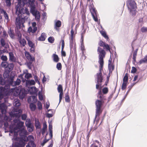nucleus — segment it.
<instances>
[{"label": "nucleus", "mask_w": 147, "mask_h": 147, "mask_svg": "<svg viewBox=\"0 0 147 147\" xmlns=\"http://www.w3.org/2000/svg\"><path fill=\"white\" fill-rule=\"evenodd\" d=\"M4 16L5 19L7 20V21L9 20L8 16L6 12H5L3 14Z\"/></svg>", "instance_id": "59"}, {"label": "nucleus", "mask_w": 147, "mask_h": 147, "mask_svg": "<svg viewBox=\"0 0 147 147\" xmlns=\"http://www.w3.org/2000/svg\"><path fill=\"white\" fill-rule=\"evenodd\" d=\"M42 90L39 91L38 92V97L39 99L40 100H43V95L41 93Z\"/></svg>", "instance_id": "45"}, {"label": "nucleus", "mask_w": 147, "mask_h": 147, "mask_svg": "<svg viewBox=\"0 0 147 147\" xmlns=\"http://www.w3.org/2000/svg\"><path fill=\"white\" fill-rule=\"evenodd\" d=\"M147 63V55L145 56L142 59H141L139 61V63L141 64L143 63Z\"/></svg>", "instance_id": "34"}, {"label": "nucleus", "mask_w": 147, "mask_h": 147, "mask_svg": "<svg viewBox=\"0 0 147 147\" xmlns=\"http://www.w3.org/2000/svg\"><path fill=\"white\" fill-rule=\"evenodd\" d=\"M29 6L30 8V12L35 17L36 20L39 21L40 19L39 12L36 9L34 3L35 1H28Z\"/></svg>", "instance_id": "1"}, {"label": "nucleus", "mask_w": 147, "mask_h": 147, "mask_svg": "<svg viewBox=\"0 0 147 147\" xmlns=\"http://www.w3.org/2000/svg\"><path fill=\"white\" fill-rule=\"evenodd\" d=\"M108 63V68L109 70V73H111L112 71H111V67H112V69L113 70L114 69V67L113 65L111 64L112 62V59L111 57L109 60Z\"/></svg>", "instance_id": "18"}, {"label": "nucleus", "mask_w": 147, "mask_h": 147, "mask_svg": "<svg viewBox=\"0 0 147 147\" xmlns=\"http://www.w3.org/2000/svg\"><path fill=\"white\" fill-rule=\"evenodd\" d=\"M28 59H27L29 62H33V61H35V59L34 57H32L31 55L30 57L28 58Z\"/></svg>", "instance_id": "52"}, {"label": "nucleus", "mask_w": 147, "mask_h": 147, "mask_svg": "<svg viewBox=\"0 0 147 147\" xmlns=\"http://www.w3.org/2000/svg\"><path fill=\"white\" fill-rule=\"evenodd\" d=\"M21 82V80L17 78L16 81H13V82L11 86L14 87L17 86H18L20 84Z\"/></svg>", "instance_id": "23"}, {"label": "nucleus", "mask_w": 147, "mask_h": 147, "mask_svg": "<svg viewBox=\"0 0 147 147\" xmlns=\"http://www.w3.org/2000/svg\"><path fill=\"white\" fill-rule=\"evenodd\" d=\"M21 104L20 101L18 99H15L14 100V102L13 103L14 105L16 107H19L20 105Z\"/></svg>", "instance_id": "33"}, {"label": "nucleus", "mask_w": 147, "mask_h": 147, "mask_svg": "<svg viewBox=\"0 0 147 147\" xmlns=\"http://www.w3.org/2000/svg\"><path fill=\"white\" fill-rule=\"evenodd\" d=\"M91 13L94 20L96 22H98V20L97 17V12L95 8H93L91 10Z\"/></svg>", "instance_id": "13"}, {"label": "nucleus", "mask_w": 147, "mask_h": 147, "mask_svg": "<svg viewBox=\"0 0 147 147\" xmlns=\"http://www.w3.org/2000/svg\"><path fill=\"white\" fill-rule=\"evenodd\" d=\"M13 67L14 65L13 63H8L7 67L9 69L8 70L9 73L13 69Z\"/></svg>", "instance_id": "37"}, {"label": "nucleus", "mask_w": 147, "mask_h": 147, "mask_svg": "<svg viewBox=\"0 0 147 147\" xmlns=\"http://www.w3.org/2000/svg\"><path fill=\"white\" fill-rule=\"evenodd\" d=\"M28 15H24L18 16L16 18V25L17 27L21 28L22 25L23 27H24V24L25 21L28 18Z\"/></svg>", "instance_id": "4"}, {"label": "nucleus", "mask_w": 147, "mask_h": 147, "mask_svg": "<svg viewBox=\"0 0 147 147\" xmlns=\"http://www.w3.org/2000/svg\"><path fill=\"white\" fill-rule=\"evenodd\" d=\"M1 58L2 60L4 61H6L7 59V57L6 56H2Z\"/></svg>", "instance_id": "63"}, {"label": "nucleus", "mask_w": 147, "mask_h": 147, "mask_svg": "<svg viewBox=\"0 0 147 147\" xmlns=\"http://www.w3.org/2000/svg\"><path fill=\"white\" fill-rule=\"evenodd\" d=\"M101 113L102 111L101 110V108H96V114L95 119L94 120V122L97 117L99 116Z\"/></svg>", "instance_id": "20"}, {"label": "nucleus", "mask_w": 147, "mask_h": 147, "mask_svg": "<svg viewBox=\"0 0 147 147\" xmlns=\"http://www.w3.org/2000/svg\"><path fill=\"white\" fill-rule=\"evenodd\" d=\"M28 46L31 48H34V44L29 40H27Z\"/></svg>", "instance_id": "41"}, {"label": "nucleus", "mask_w": 147, "mask_h": 147, "mask_svg": "<svg viewBox=\"0 0 147 147\" xmlns=\"http://www.w3.org/2000/svg\"><path fill=\"white\" fill-rule=\"evenodd\" d=\"M27 134H19V136L22 140L24 142H27L28 141V138L26 137Z\"/></svg>", "instance_id": "26"}, {"label": "nucleus", "mask_w": 147, "mask_h": 147, "mask_svg": "<svg viewBox=\"0 0 147 147\" xmlns=\"http://www.w3.org/2000/svg\"><path fill=\"white\" fill-rule=\"evenodd\" d=\"M108 90L107 87L104 88L102 90V93L104 94H106L108 92Z\"/></svg>", "instance_id": "50"}, {"label": "nucleus", "mask_w": 147, "mask_h": 147, "mask_svg": "<svg viewBox=\"0 0 147 147\" xmlns=\"http://www.w3.org/2000/svg\"><path fill=\"white\" fill-rule=\"evenodd\" d=\"M103 47H105L106 49L107 50L109 51L110 52H111V51L110 50V47L109 45L108 44H105Z\"/></svg>", "instance_id": "62"}, {"label": "nucleus", "mask_w": 147, "mask_h": 147, "mask_svg": "<svg viewBox=\"0 0 147 147\" xmlns=\"http://www.w3.org/2000/svg\"><path fill=\"white\" fill-rule=\"evenodd\" d=\"M5 3L7 6L9 7L11 5V1H5Z\"/></svg>", "instance_id": "61"}, {"label": "nucleus", "mask_w": 147, "mask_h": 147, "mask_svg": "<svg viewBox=\"0 0 147 147\" xmlns=\"http://www.w3.org/2000/svg\"><path fill=\"white\" fill-rule=\"evenodd\" d=\"M32 27L31 26H30L28 28V31L29 32H32V33H34L37 30V27Z\"/></svg>", "instance_id": "24"}, {"label": "nucleus", "mask_w": 147, "mask_h": 147, "mask_svg": "<svg viewBox=\"0 0 147 147\" xmlns=\"http://www.w3.org/2000/svg\"><path fill=\"white\" fill-rule=\"evenodd\" d=\"M54 28L57 30H58V28L61 26V22L59 20H55V21Z\"/></svg>", "instance_id": "16"}, {"label": "nucleus", "mask_w": 147, "mask_h": 147, "mask_svg": "<svg viewBox=\"0 0 147 147\" xmlns=\"http://www.w3.org/2000/svg\"><path fill=\"white\" fill-rule=\"evenodd\" d=\"M21 119L23 120H26L27 117V115L26 114H22L21 116Z\"/></svg>", "instance_id": "53"}, {"label": "nucleus", "mask_w": 147, "mask_h": 147, "mask_svg": "<svg viewBox=\"0 0 147 147\" xmlns=\"http://www.w3.org/2000/svg\"><path fill=\"white\" fill-rule=\"evenodd\" d=\"M18 4L16 6V13H17V11H18L19 14L18 15L19 16L20 14L21 15H25V8L22 7L25 4L28 3V1H18Z\"/></svg>", "instance_id": "2"}, {"label": "nucleus", "mask_w": 147, "mask_h": 147, "mask_svg": "<svg viewBox=\"0 0 147 147\" xmlns=\"http://www.w3.org/2000/svg\"><path fill=\"white\" fill-rule=\"evenodd\" d=\"M56 68L58 70H61L62 68L61 64L60 63H58L57 64Z\"/></svg>", "instance_id": "47"}, {"label": "nucleus", "mask_w": 147, "mask_h": 147, "mask_svg": "<svg viewBox=\"0 0 147 147\" xmlns=\"http://www.w3.org/2000/svg\"><path fill=\"white\" fill-rule=\"evenodd\" d=\"M29 90L30 91V93L31 94H36L38 91L37 88L35 86L31 87H29Z\"/></svg>", "instance_id": "17"}, {"label": "nucleus", "mask_w": 147, "mask_h": 147, "mask_svg": "<svg viewBox=\"0 0 147 147\" xmlns=\"http://www.w3.org/2000/svg\"><path fill=\"white\" fill-rule=\"evenodd\" d=\"M33 62L28 61L26 64L28 68L30 69H31L32 67L33 66V64H32Z\"/></svg>", "instance_id": "39"}, {"label": "nucleus", "mask_w": 147, "mask_h": 147, "mask_svg": "<svg viewBox=\"0 0 147 147\" xmlns=\"http://www.w3.org/2000/svg\"><path fill=\"white\" fill-rule=\"evenodd\" d=\"M22 111L20 110L19 111V115L17 119H14L13 120L14 123H16V127L14 128L15 130H19L24 127V122L20 121L19 118L21 116Z\"/></svg>", "instance_id": "6"}, {"label": "nucleus", "mask_w": 147, "mask_h": 147, "mask_svg": "<svg viewBox=\"0 0 147 147\" xmlns=\"http://www.w3.org/2000/svg\"><path fill=\"white\" fill-rule=\"evenodd\" d=\"M46 38V35L45 33H42L41 36L38 38V40L39 41H44Z\"/></svg>", "instance_id": "21"}, {"label": "nucleus", "mask_w": 147, "mask_h": 147, "mask_svg": "<svg viewBox=\"0 0 147 147\" xmlns=\"http://www.w3.org/2000/svg\"><path fill=\"white\" fill-rule=\"evenodd\" d=\"M141 30L142 32H147V27H143L141 28Z\"/></svg>", "instance_id": "56"}, {"label": "nucleus", "mask_w": 147, "mask_h": 147, "mask_svg": "<svg viewBox=\"0 0 147 147\" xmlns=\"http://www.w3.org/2000/svg\"><path fill=\"white\" fill-rule=\"evenodd\" d=\"M35 84V82L33 80H26V86L29 88L30 86L34 85Z\"/></svg>", "instance_id": "14"}, {"label": "nucleus", "mask_w": 147, "mask_h": 147, "mask_svg": "<svg viewBox=\"0 0 147 147\" xmlns=\"http://www.w3.org/2000/svg\"><path fill=\"white\" fill-rule=\"evenodd\" d=\"M137 69L136 68L134 67H133L132 68V70H131V72L132 73L134 74L135 73Z\"/></svg>", "instance_id": "64"}, {"label": "nucleus", "mask_w": 147, "mask_h": 147, "mask_svg": "<svg viewBox=\"0 0 147 147\" xmlns=\"http://www.w3.org/2000/svg\"><path fill=\"white\" fill-rule=\"evenodd\" d=\"M48 41L49 42L53 43L54 41V38L53 37H49L48 39Z\"/></svg>", "instance_id": "46"}, {"label": "nucleus", "mask_w": 147, "mask_h": 147, "mask_svg": "<svg viewBox=\"0 0 147 147\" xmlns=\"http://www.w3.org/2000/svg\"><path fill=\"white\" fill-rule=\"evenodd\" d=\"M35 125L36 129H40V124L39 121L36 119L35 120Z\"/></svg>", "instance_id": "30"}, {"label": "nucleus", "mask_w": 147, "mask_h": 147, "mask_svg": "<svg viewBox=\"0 0 147 147\" xmlns=\"http://www.w3.org/2000/svg\"><path fill=\"white\" fill-rule=\"evenodd\" d=\"M16 28L15 29V32L17 36L18 37V38H20V36L22 37V35L21 34L20 31L19 30V29H20L19 28L17 27L16 26Z\"/></svg>", "instance_id": "29"}, {"label": "nucleus", "mask_w": 147, "mask_h": 147, "mask_svg": "<svg viewBox=\"0 0 147 147\" xmlns=\"http://www.w3.org/2000/svg\"><path fill=\"white\" fill-rule=\"evenodd\" d=\"M138 49H136L134 51L133 53V62H135L136 61V56L137 55V51H138Z\"/></svg>", "instance_id": "35"}, {"label": "nucleus", "mask_w": 147, "mask_h": 147, "mask_svg": "<svg viewBox=\"0 0 147 147\" xmlns=\"http://www.w3.org/2000/svg\"><path fill=\"white\" fill-rule=\"evenodd\" d=\"M9 59L11 61L15 62L16 61V59L14 56L12 52L9 53Z\"/></svg>", "instance_id": "22"}, {"label": "nucleus", "mask_w": 147, "mask_h": 147, "mask_svg": "<svg viewBox=\"0 0 147 147\" xmlns=\"http://www.w3.org/2000/svg\"><path fill=\"white\" fill-rule=\"evenodd\" d=\"M18 39L20 44L22 45L23 46H25L26 41L23 38L22 39V37L20 36V38H18Z\"/></svg>", "instance_id": "27"}, {"label": "nucleus", "mask_w": 147, "mask_h": 147, "mask_svg": "<svg viewBox=\"0 0 147 147\" xmlns=\"http://www.w3.org/2000/svg\"><path fill=\"white\" fill-rule=\"evenodd\" d=\"M26 126L29 132H31L34 130V126L29 119L28 121H26L25 123Z\"/></svg>", "instance_id": "10"}, {"label": "nucleus", "mask_w": 147, "mask_h": 147, "mask_svg": "<svg viewBox=\"0 0 147 147\" xmlns=\"http://www.w3.org/2000/svg\"><path fill=\"white\" fill-rule=\"evenodd\" d=\"M100 32L102 35V36L107 41H109V37L105 31L101 30L100 31Z\"/></svg>", "instance_id": "25"}, {"label": "nucleus", "mask_w": 147, "mask_h": 147, "mask_svg": "<svg viewBox=\"0 0 147 147\" xmlns=\"http://www.w3.org/2000/svg\"><path fill=\"white\" fill-rule=\"evenodd\" d=\"M97 97L100 100L97 99L96 101L95 105L96 108H101L102 105L104 102V100L106 99L100 90L98 94Z\"/></svg>", "instance_id": "5"}, {"label": "nucleus", "mask_w": 147, "mask_h": 147, "mask_svg": "<svg viewBox=\"0 0 147 147\" xmlns=\"http://www.w3.org/2000/svg\"><path fill=\"white\" fill-rule=\"evenodd\" d=\"M37 105L38 109L39 110L42 109V104L39 101H38L37 103Z\"/></svg>", "instance_id": "51"}, {"label": "nucleus", "mask_w": 147, "mask_h": 147, "mask_svg": "<svg viewBox=\"0 0 147 147\" xmlns=\"http://www.w3.org/2000/svg\"><path fill=\"white\" fill-rule=\"evenodd\" d=\"M21 143L19 142H16L13 145V147H20L21 146Z\"/></svg>", "instance_id": "48"}, {"label": "nucleus", "mask_w": 147, "mask_h": 147, "mask_svg": "<svg viewBox=\"0 0 147 147\" xmlns=\"http://www.w3.org/2000/svg\"><path fill=\"white\" fill-rule=\"evenodd\" d=\"M127 82H123L121 88V89L122 90H123L126 88L127 86Z\"/></svg>", "instance_id": "44"}, {"label": "nucleus", "mask_w": 147, "mask_h": 147, "mask_svg": "<svg viewBox=\"0 0 147 147\" xmlns=\"http://www.w3.org/2000/svg\"><path fill=\"white\" fill-rule=\"evenodd\" d=\"M65 100L66 102H70V98L68 92H67L65 95Z\"/></svg>", "instance_id": "40"}, {"label": "nucleus", "mask_w": 147, "mask_h": 147, "mask_svg": "<svg viewBox=\"0 0 147 147\" xmlns=\"http://www.w3.org/2000/svg\"><path fill=\"white\" fill-rule=\"evenodd\" d=\"M6 83V81L5 79L3 78V79L0 82V84L2 85H5Z\"/></svg>", "instance_id": "58"}, {"label": "nucleus", "mask_w": 147, "mask_h": 147, "mask_svg": "<svg viewBox=\"0 0 147 147\" xmlns=\"http://www.w3.org/2000/svg\"><path fill=\"white\" fill-rule=\"evenodd\" d=\"M57 90L58 92L59 93H60L59 95V104L62 99L63 95V88L62 86L61 85L59 84L58 85L57 87Z\"/></svg>", "instance_id": "12"}, {"label": "nucleus", "mask_w": 147, "mask_h": 147, "mask_svg": "<svg viewBox=\"0 0 147 147\" xmlns=\"http://www.w3.org/2000/svg\"><path fill=\"white\" fill-rule=\"evenodd\" d=\"M53 60L55 62H57L59 61V58L58 56L55 54H54L53 55Z\"/></svg>", "instance_id": "36"}, {"label": "nucleus", "mask_w": 147, "mask_h": 147, "mask_svg": "<svg viewBox=\"0 0 147 147\" xmlns=\"http://www.w3.org/2000/svg\"><path fill=\"white\" fill-rule=\"evenodd\" d=\"M30 108L32 111H34L36 109V105L34 103H31L30 105Z\"/></svg>", "instance_id": "32"}, {"label": "nucleus", "mask_w": 147, "mask_h": 147, "mask_svg": "<svg viewBox=\"0 0 147 147\" xmlns=\"http://www.w3.org/2000/svg\"><path fill=\"white\" fill-rule=\"evenodd\" d=\"M8 33L11 38H14L15 35L13 33V30H11V28L9 29Z\"/></svg>", "instance_id": "28"}, {"label": "nucleus", "mask_w": 147, "mask_h": 147, "mask_svg": "<svg viewBox=\"0 0 147 147\" xmlns=\"http://www.w3.org/2000/svg\"><path fill=\"white\" fill-rule=\"evenodd\" d=\"M18 131L20 132L19 134H27V131L26 130L24 127L19 129Z\"/></svg>", "instance_id": "31"}, {"label": "nucleus", "mask_w": 147, "mask_h": 147, "mask_svg": "<svg viewBox=\"0 0 147 147\" xmlns=\"http://www.w3.org/2000/svg\"><path fill=\"white\" fill-rule=\"evenodd\" d=\"M8 63L7 62H2L1 65L2 67H3L5 68L7 67Z\"/></svg>", "instance_id": "57"}, {"label": "nucleus", "mask_w": 147, "mask_h": 147, "mask_svg": "<svg viewBox=\"0 0 147 147\" xmlns=\"http://www.w3.org/2000/svg\"><path fill=\"white\" fill-rule=\"evenodd\" d=\"M32 76L31 74L29 73H25V77L27 79H28L32 77Z\"/></svg>", "instance_id": "49"}, {"label": "nucleus", "mask_w": 147, "mask_h": 147, "mask_svg": "<svg viewBox=\"0 0 147 147\" xmlns=\"http://www.w3.org/2000/svg\"><path fill=\"white\" fill-rule=\"evenodd\" d=\"M19 93L18 95H19L20 98L23 99L24 98L26 94V91L23 88H21L20 91L18 90Z\"/></svg>", "instance_id": "11"}, {"label": "nucleus", "mask_w": 147, "mask_h": 147, "mask_svg": "<svg viewBox=\"0 0 147 147\" xmlns=\"http://www.w3.org/2000/svg\"><path fill=\"white\" fill-rule=\"evenodd\" d=\"M63 135V138L67 137L68 136V134L67 131L66 130L64 131Z\"/></svg>", "instance_id": "55"}, {"label": "nucleus", "mask_w": 147, "mask_h": 147, "mask_svg": "<svg viewBox=\"0 0 147 147\" xmlns=\"http://www.w3.org/2000/svg\"><path fill=\"white\" fill-rule=\"evenodd\" d=\"M14 77L13 76H10L9 77L8 79V82H9V85L10 86H11L14 80Z\"/></svg>", "instance_id": "38"}, {"label": "nucleus", "mask_w": 147, "mask_h": 147, "mask_svg": "<svg viewBox=\"0 0 147 147\" xmlns=\"http://www.w3.org/2000/svg\"><path fill=\"white\" fill-rule=\"evenodd\" d=\"M99 44L100 46L104 47L105 44V43L104 42L100 40L99 43Z\"/></svg>", "instance_id": "60"}, {"label": "nucleus", "mask_w": 147, "mask_h": 147, "mask_svg": "<svg viewBox=\"0 0 147 147\" xmlns=\"http://www.w3.org/2000/svg\"><path fill=\"white\" fill-rule=\"evenodd\" d=\"M100 64L99 72L97 74V83L99 82H102L103 79L102 76V69L104 62H98Z\"/></svg>", "instance_id": "7"}, {"label": "nucleus", "mask_w": 147, "mask_h": 147, "mask_svg": "<svg viewBox=\"0 0 147 147\" xmlns=\"http://www.w3.org/2000/svg\"><path fill=\"white\" fill-rule=\"evenodd\" d=\"M0 93L2 94L5 96H9V94L8 86H5L4 87H0Z\"/></svg>", "instance_id": "9"}, {"label": "nucleus", "mask_w": 147, "mask_h": 147, "mask_svg": "<svg viewBox=\"0 0 147 147\" xmlns=\"http://www.w3.org/2000/svg\"><path fill=\"white\" fill-rule=\"evenodd\" d=\"M127 5L130 14L132 16H135L137 13V6L135 1H127Z\"/></svg>", "instance_id": "3"}, {"label": "nucleus", "mask_w": 147, "mask_h": 147, "mask_svg": "<svg viewBox=\"0 0 147 147\" xmlns=\"http://www.w3.org/2000/svg\"><path fill=\"white\" fill-rule=\"evenodd\" d=\"M98 54L99 55L98 62H104L103 58L106 54L105 51L101 48L98 47L97 49Z\"/></svg>", "instance_id": "8"}, {"label": "nucleus", "mask_w": 147, "mask_h": 147, "mask_svg": "<svg viewBox=\"0 0 147 147\" xmlns=\"http://www.w3.org/2000/svg\"><path fill=\"white\" fill-rule=\"evenodd\" d=\"M73 38L69 39V46L70 49H72L73 47Z\"/></svg>", "instance_id": "43"}, {"label": "nucleus", "mask_w": 147, "mask_h": 147, "mask_svg": "<svg viewBox=\"0 0 147 147\" xmlns=\"http://www.w3.org/2000/svg\"><path fill=\"white\" fill-rule=\"evenodd\" d=\"M1 45L2 47L5 48H8L9 46L8 44H6L5 40L3 38H1L0 40Z\"/></svg>", "instance_id": "19"}, {"label": "nucleus", "mask_w": 147, "mask_h": 147, "mask_svg": "<svg viewBox=\"0 0 147 147\" xmlns=\"http://www.w3.org/2000/svg\"><path fill=\"white\" fill-rule=\"evenodd\" d=\"M46 116L47 117L50 118L53 116V113H46Z\"/></svg>", "instance_id": "54"}, {"label": "nucleus", "mask_w": 147, "mask_h": 147, "mask_svg": "<svg viewBox=\"0 0 147 147\" xmlns=\"http://www.w3.org/2000/svg\"><path fill=\"white\" fill-rule=\"evenodd\" d=\"M137 82L131 84L128 86V88H129V89L127 91V92L126 94L125 95L124 98L121 101L123 102L124 101L125 99V98H126V97L127 96L128 94V93H129L132 87Z\"/></svg>", "instance_id": "15"}, {"label": "nucleus", "mask_w": 147, "mask_h": 147, "mask_svg": "<svg viewBox=\"0 0 147 147\" xmlns=\"http://www.w3.org/2000/svg\"><path fill=\"white\" fill-rule=\"evenodd\" d=\"M82 20L83 22V24H84L86 20V17L85 16V14L84 12V11L82 13Z\"/></svg>", "instance_id": "42"}]
</instances>
